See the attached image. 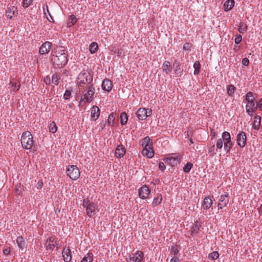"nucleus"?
Instances as JSON below:
<instances>
[{
  "label": "nucleus",
  "mask_w": 262,
  "mask_h": 262,
  "mask_svg": "<svg viewBox=\"0 0 262 262\" xmlns=\"http://www.w3.org/2000/svg\"><path fill=\"white\" fill-rule=\"evenodd\" d=\"M92 81L93 77L89 73L83 71L78 75L76 83L81 94L79 105H85L94 99L95 88Z\"/></svg>",
  "instance_id": "f257e3e1"
},
{
  "label": "nucleus",
  "mask_w": 262,
  "mask_h": 262,
  "mask_svg": "<svg viewBox=\"0 0 262 262\" xmlns=\"http://www.w3.org/2000/svg\"><path fill=\"white\" fill-rule=\"evenodd\" d=\"M51 61L55 68H62L68 62V55L64 49L52 50Z\"/></svg>",
  "instance_id": "f03ea898"
},
{
  "label": "nucleus",
  "mask_w": 262,
  "mask_h": 262,
  "mask_svg": "<svg viewBox=\"0 0 262 262\" xmlns=\"http://www.w3.org/2000/svg\"><path fill=\"white\" fill-rule=\"evenodd\" d=\"M21 144L23 148L29 150L30 151H34L35 147L33 140V135L29 131L24 132L21 137Z\"/></svg>",
  "instance_id": "7ed1b4c3"
},
{
  "label": "nucleus",
  "mask_w": 262,
  "mask_h": 262,
  "mask_svg": "<svg viewBox=\"0 0 262 262\" xmlns=\"http://www.w3.org/2000/svg\"><path fill=\"white\" fill-rule=\"evenodd\" d=\"M66 173L68 176L74 180H77L80 177V170L76 165L69 166L67 169Z\"/></svg>",
  "instance_id": "20e7f679"
},
{
  "label": "nucleus",
  "mask_w": 262,
  "mask_h": 262,
  "mask_svg": "<svg viewBox=\"0 0 262 262\" xmlns=\"http://www.w3.org/2000/svg\"><path fill=\"white\" fill-rule=\"evenodd\" d=\"M181 157L177 153L171 154L167 157L165 161L171 166H175L179 164L181 161Z\"/></svg>",
  "instance_id": "39448f33"
},
{
  "label": "nucleus",
  "mask_w": 262,
  "mask_h": 262,
  "mask_svg": "<svg viewBox=\"0 0 262 262\" xmlns=\"http://www.w3.org/2000/svg\"><path fill=\"white\" fill-rule=\"evenodd\" d=\"M82 206L85 208L86 213H94L97 209V205L90 201L88 199L83 200Z\"/></svg>",
  "instance_id": "423d86ee"
},
{
  "label": "nucleus",
  "mask_w": 262,
  "mask_h": 262,
  "mask_svg": "<svg viewBox=\"0 0 262 262\" xmlns=\"http://www.w3.org/2000/svg\"><path fill=\"white\" fill-rule=\"evenodd\" d=\"M152 114V110L151 109H146L145 108H139L137 113V118L141 120H145L148 117L150 116Z\"/></svg>",
  "instance_id": "0eeeda50"
},
{
  "label": "nucleus",
  "mask_w": 262,
  "mask_h": 262,
  "mask_svg": "<svg viewBox=\"0 0 262 262\" xmlns=\"http://www.w3.org/2000/svg\"><path fill=\"white\" fill-rule=\"evenodd\" d=\"M151 193V190L149 187L144 185L138 189V195L141 199H146L149 198Z\"/></svg>",
  "instance_id": "6e6552de"
},
{
  "label": "nucleus",
  "mask_w": 262,
  "mask_h": 262,
  "mask_svg": "<svg viewBox=\"0 0 262 262\" xmlns=\"http://www.w3.org/2000/svg\"><path fill=\"white\" fill-rule=\"evenodd\" d=\"M230 200V195L229 193L225 192L224 194H222L217 204L218 209H222L228 204Z\"/></svg>",
  "instance_id": "1a4fd4ad"
},
{
  "label": "nucleus",
  "mask_w": 262,
  "mask_h": 262,
  "mask_svg": "<svg viewBox=\"0 0 262 262\" xmlns=\"http://www.w3.org/2000/svg\"><path fill=\"white\" fill-rule=\"evenodd\" d=\"M56 237L54 236L48 237L45 243L47 250L52 251L56 246H57Z\"/></svg>",
  "instance_id": "9d476101"
},
{
  "label": "nucleus",
  "mask_w": 262,
  "mask_h": 262,
  "mask_svg": "<svg viewBox=\"0 0 262 262\" xmlns=\"http://www.w3.org/2000/svg\"><path fill=\"white\" fill-rule=\"evenodd\" d=\"M236 142L237 145L241 148H243L246 145L247 137L246 133L241 131L237 135Z\"/></svg>",
  "instance_id": "9b49d317"
},
{
  "label": "nucleus",
  "mask_w": 262,
  "mask_h": 262,
  "mask_svg": "<svg viewBox=\"0 0 262 262\" xmlns=\"http://www.w3.org/2000/svg\"><path fill=\"white\" fill-rule=\"evenodd\" d=\"M258 106L257 102L247 103L246 105V113L250 117L253 116L254 113L257 111Z\"/></svg>",
  "instance_id": "f8f14e48"
},
{
  "label": "nucleus",
  "mask_w": 262,
  "mask_h": 262,
  "mask_svg": "<svg viewBox=\"0 0 262 262\" xmlns=\"http://www.w3.org/2000/svg\"><path fill=\"white\" fill-rule=\"evenodd\" d=\"M144 254L141 251H137L136 252L129 255V259L133 262H142L144 259Z\"/></svg>",
  "instance_id": "ddd939ff"
},
{
  "label": "nucleus",
  "mask_w": 262,
  "mask_h": 262,
  "mask_svg": "<svg viewBox=\"0 0 262 262\" xmlns=\"http://www.w3.org/2000/svg\"><path fill=\"white\" fill-rule=\"evenodd\" d=\"M52 43L48 41L45 42L39 48V53L43 55L48 54L51 49Z\"/></svg>",
  "instance_id": "4468645a"
},
{
  "label": "nucleus",
  "mask_w": 262,
  "mask_h": 262,
  "mask_svg": "<svg viewBox=\"0 0 262 262\" xmlns=\"http://www.w3.org/2000/svg\"><path fill=\"white\" fill-rule=\"evenodd\" d=\"M62 256L64 262H70L72 258L71 251L69 247H64L62 251Z\"/></svg>",
  "instance_id": "2eb2a0df"
},
{
  "label": "nucleus",
  "mask_w": 262,
  "mask_h": 262,
  "mask_svg": "<svg viewBox=\"0 0 262 262\" xmlns=\"http://www.w3.org/2000/svg\"><path fill=\"white\" fill-rule=\"evenodd\" d=\"M100 114V110L99 108L96 106L94 105L91 108V117L93 121H96L99 117Z\"/></svg>",
  "instance_id": "dca6fc26"
},
{
  "label": "nucleus",
  "mask_w": 262,
  "mask_h": 262,
  "mask_svg": "<svg viewBox=\"0 0 262 262\" xmlns=\"http://www.w3.org/2000/svg\"><path fill=\"white\" fill-rule=\"evenodd\" d=\"M125 152L126 149L124 146L122 144H120L117 146L115 151V156L117 158H121L124 156Z\"/></svg>",
  "instance_id": "f3484780"
},
{
  "label": "nucleus",
  "mask_w": 262,
  "mask_h": 262,
  "mask_svg": "<svg viewBox=\"0 0 262 262\" xmlns=\"http://www.w3.org/2000/svg\"><path fill=\"white\" fill-rule=\"evenodd\" d=\"M101 87L104 91L110 92L111 91L113 87L112 81L107 78L104 79L103 80Z\"/></svg>",
  "instance_id": "a211bd4d"
},
{
  "label": "nucleus",
  "mask_w": 262,
  "mask_h": 262,
  "mask_svg": "<svg viewBox=\"0 0 262 262\" xmlns=\"http://www.w3.org/2000/svg\"><path fill=\"white\" fill-rule=\"evenodd\" d=\"M261 117L259 115H256L253 117V120L252 121V128L258 130L260 126Z\"/></svg>",
  "instance_id": "6ab92c4d"
},
{
  "label": "nucleus",
  "mask_w": 262,
  "mask_h": 262,
  "mask_svg": "<svg viewBox=\"0 0 262 262\" xmlns=\"http://www.w3.org/2000/svg\"><path fill=\"white\" fill-rule=\"evenodd\" d=\"M142 154L144 156L148 158H151L154 156V151L152 146L149 147V148L148 147L143 148Z\"/></svg>",
  "instance_id": "aec40b11"
},
{
  "label": "nucleus",
  "mask_w": 262,
  "mask_h": 262,
  "mask_svg": "<svg viewBox=\"0 0 262 262\" xmlns=\"http://www.w3.org/2000/svg\"><path fill=\"white\" fill-rule=\"evenodd\" d=\"M201 226V223L198 221H196L195 222V224H194L190 230V235L191 236H194L196 234H197L199 232V231L200 230V227Z\"/></svg>",
  "instance_id": "412c9836"
},
{
  "label": "nucleus",
  "mask_w": 262,
  "mask_h": 262,
  "mask_svg": "<svg viewBox=\"0 0 262 262\" xmlns=\"http://www.w3.org/2000/svg\"><path fill=\"white\" fill-rule=\"evenodd\" d=\"M140 144L142 146L143 148L152 146V142H150V139L148 136L145 137L142 140L140 141Z\"/></svg>",
  "instance_id": "4be33fe9"
},
{
  "label": "nucleus",
  "mask_w": 262,
  "mask_h": 262,
  "mask_svg": "<svg viewBox=\"0 0 262 262\" xmlns=\"http://www.w3.org/2000/svg\"><path fill=\"white\" fill-rule=\"evenodd\" d=\"M213 198V196H206L204 198L203 204V207L205 209H208L209 208H210L213 203V201L212 199Z\"/></svg>",
  "instance_id": "5701e85b"
},
{
  "label": "nucleus",
  "mask_w": 262,
  "mask_h": 262,
  "mask_svg": "<svg viewBox=\"0 0 262 262\" xmlns=\"http://www.w3.org/2000/svg\"><path fill=\"white\" fill-rule=\"evenodd\" d=\"M16 243L19 250L23 251L26 248V241L22 236H18L16 239Z\"/></svg>",
  "instance_id": "b1692460"
},
{
  "label": "nucleus",
  "mask_w": 262,
  "mask_h": 262,
  "mask_svg": "<svg viewBox=\"0 0 262 262\" xmlns=\"http://www.w3.org/2000/svg\"><path fill=\"white\" fill-rule=\"evenodd\" d=\"M16 11H17V8H16L15 7H8L6 10V16L11 19L13 17Z\"/></svg>",
  "instance_id": "393cba45"
},
{
  "label": "nucleus",
  "mask_w": 262,
  "mask_h": 262,
  "mask_svg": "<svg viewBox=\"0 0 262 262\" xmlns=\"http://www.w3.org/2000/svg\"><path fill=\"white\" fill-rule=\"evenodd\" d=\"M234 0H227L224 5V10L225 11H228L231 10L234 6Z\"/></svg>",
  "instance_id": "a878e982"
},
{
  "label": "nucleus",
  "mask_w": 262,
  "mask_h": 262,
  "mask_svg": "<svg viewBox=\"0 0 262 262\" xmlns=\"http://www.w3.org/2000/svg\"><path fill=\"white\" fill-rule=\"evenodd\" d=\"M255 94L252 92H248L246 95V100L247 103L255 102V98L254 97Z\"/></svg>",
  "instance_id": "bb28decb"
},
{
  "label": "nucleus",
  "mask_w": 262,
  "mask_h": 262,
  "mask_svg": "<svg viewBox=\"0 0 262 262\" xmlns=\"http://www.w3.org/2000/svg\"><path fill=\"white\" fill-rule=\"evenodd\" d=\"M163 71L166 74H168L172 71V67L169 61H165L163 64Z\"/></svg>",
  "instance_id": "cd10ccee"
},
{
  "label": "nucleus",
  "mask_w": 262,
  "mask_h": 262,
  "mask_svg": "<svg viewBox=\"0 0 262 262\" xmlns=\"http://www.w3.org/2000/svg\"><path fill=\"white\" fill-rule=\"evenodd\" d=\"M222 140L224 141V143H231L230 134L228 132H224L222 134Z\"/></svg>",
  "instance_id": "c85d7f7f"
},
{
  "label": "nucleus",
  "mask_w": 262,
  "mask_h": 262,
  "mask_svg": "<svg viewBox=\"0 0 262 262\" xmlns=\"http://www.w3.org/2000/svg\"><path fill=\"white\" fill-rule=\"evenodd\" d=\"M77 22V18L76 16L72 14L69 16L68 21L67 22V26L68 27H71L74 25Z\"/></svg>",
  "instance_id": "c756f323"
},
{
  "label": "nucleus",
  "mask_w": 262,
  "mask_h": 262,
  "mask_svg": "<svg viewBox=\"0 0 262 262\" xmlns=\"http://www.w3.org/2000/svg\"><path fill=\"white\" fill-rule=\"evenodd\" d=\"M162 200V196L160 193H157L156 196L154 198L152 204L154 206H156L161 203Z\"/></svg>",
  "instance_id": "7c9ffc66"
},
{
  "label": "nucleus",
  "mask_w": 262,
  "mask_h": 262,
  "mask_svg": "<svg viewBox=\"0 0 262 262\" xmlns=\"http://www.w3.org/2000/svg\"><path fill=\"white\" fill-rule=\"evenodd\" d=\"M236 90V88L233 84H229L227 87L228 95L230 97H233Z\"/></svg>",
  "instance_id": "2f4dec72"
},
{
  "label": "nucleus",
  "mask_w": 262,
  "mask_h": 262,
  "mask_svg": "<svg viewBox=\"0 0 262 262\" xmlns=\"http://www.w3.org/2000/svg\"><path fill=\"white\" fill-rule=\"evenodd\" d=\"M9 85H10L11 87L13 88V91L15 92L18 91L20 88V84L19 82H13V81L10 80Z\"/></svg>",
  "instance_id": "473e14b6"
},
{
  "label": "nucleus",
  "mask_w": 262,
  "mask_h": 262,
  "mask_svg": "<svg viewBox=\"0 0 262 262\" xmlns=\"http://www.w3.org/2000/svg\"><path fill=\"white\" fill-rule=\"evenodd\" d=\"M193 68L194 69L193 74L195 75H198L200 73L201 68V64L199 61H196L193 64Z\"/></svg>",
  "instance_id": "72a5a7b5"
},
{
  "label": "nucleus",
  "mask_w": 262,
  "mask_h": 262,
  "mask_svg": "<svg viewBox=\"0 0 262 262\" xmlns=\"http://www.w3.org/2000/svg\"><path fill=\"white\" fill-rule=\"evenodd\" d=\"M98 49V46L97 43L96 42H92L89 47L90 52L92 54H94L96 53Z\"/></svg>",
  "instance_id": "f704fd0d"
},
{
  "label": "nucleus",
  "mask_w": 262,
  "mask_h": 262,
  "mask_svg": "<svg viewBox=\"0 0 262 262\" xmlns=\"http://www.w3.org/2000/svg\"><path fill=\"white\" fill-rule=\"evenodd\" d=\"M93 254L92 253H87L81 260V262H92Z\"/></svg>",
  "instance_id": "c9c22d12"
},
{
  "label": "nucleus",
  "mask_w": 262,
  "mask_h": 262,
  "mask_svg": "<svg viewBox=\"0 0 262 262\" xmlns=\"http://www.w3.org/2000/svg\"><path fill=\"white\" fill-rule=\"evenodd\" d=\"M247 28H248V26L245 23H244L243 22H241L239 25L238 31L241 33L243 34L247 31Z\"/></svg>",
  "instance_id": "e433bc0d"
},
{
  "label": "nucleus",
  "mask_w": 262,
  "mask_h": 262,
  "mask_svg": "<svg viewBox=\"0 0 262 262\" xmlns=\"http://www.w3.org/2000/svg\"><path fill=\"white\" fill-rule=\"evenodd\" d=\"M60 79V76L56 73L53 74L52 76V83L55 85H58L59 84V81Z\"/></svg>",
  "instance_id": "4c0bfd02"
},
{
  "label": "nucleus",
  "mask_w": 262,
  "mask_h": 262,
  "mask_svg": "<svg viewBox=\"0 0 262 262\" xmlns=\"http://www.w3.org/2000/svg\"><path fill=\"white\" fill-rule=\"evenodd\" d=\"M128 120V116L125 112L121 113L120 115V123L121 125H125Z\"/></svg>",
  "instance_id": "58836bf2"
},
{
  "label": "nucleus",
  "mask_w": 262,
  "mask_h": 262,
  "mask_svg": "<svg viewBox=\"0 0 262 262\" xmlns=\"http://www.w3.org/2000/svg\"><path fill=\"white\" fill-rule=\"evenodd\" d=\"M115 118V115L113 113L109 115L108 117L107 124L109 126H112L114 124V119Z\"/></svg>",
  "instance_id": "ea45409f"
},
{
  "label": "nucleus",
  "mask_w": 262,
  "mask_h": 262,
  "mask_svg": "<svg viewBox=\"0 0 262 262\" xmlns=\"http://www.w3.org/2000/svg\"><path fill=\"white\" fill-rule=\"evenodd\" d=\"M219 253L217 251H213L208 255V258L212 260H214L217 259L219 257Z\"/></svg>",
  "instance_id": "a19ab883"
},
{
  "label": "nucleus",
  "mask_w": 262,
  "mask_h": 262,
  "mask_svg": "<svg viewBox=\"0 0 262 262\" xmlns=\"http://www.w3.org/2000/svg\"><path fill=\"white\" fill-rule=\"evenodd\" d=\"M49 131L52 133H55L56 132L57 127L56 123L54 122H52L50 123L49 126Z\"/></svg>",
  "instance_id": "79ce46f5"
},
{
  "label": "nucleus",
  "mask_w": 262,
  "mask_h": 262,
  "mask_svg": "<svg viewBox=\"0 0 262 262\" xmlns=\"http://www.w3.org/2000/svg\"><path fill=\"white\" fill-rule=\"evenodd\" d=\"M193 166L192 163L188 162L183 167V171L184 172L188 173L190 171Z\"/></svg>",
  "instance_id": "37998d69"
},
{
  "label": "nucleus",
  "mask_w": 262,
  "mask_h": 262,
  "mask_svg": "<svg viewBox=\"0 0 262 262\" xmlns=\"http://www.w3.org/2000/svg\"><path fill=\"white\" fill-rule=\"evenodd\" d=\"M179 252V250L177 245H173L170 249V254L173 255H177Z\"/></svg>",
  "instance_id": "c03bdc74"
},
{
  "label": "nucleus",
  "mask_w": 262,
  "mask_h": 262,
  "mask_svg": "<svg viewBox=\"0 0 262 262\" xmlns=\"http://www.w3.org/2000/svg\"><path fill=\"white\" fill-rule=\"evenodd\" d=\"M71 97V91L69 90H66L64 95H63V98L67 100H69Z\"/></svg>",
  "instance_id": "a18cd8bd"
},
{
  "label": "nucleus",
  "mask_w": 262,
  "mask_h": 262,
  "mask_svg": "<svg viewBox=\"0 0 262 262\" xmlns=\"http://www.w3.org/2000/svg\"><path fill=\"white\" fill-rule=\"evenodd\" d=\"M192 46V43L190 42H186L183 46V49L186 51H190Z\"/></svg>",
  "instance_id": "49530a36"
},
{
  "label": "nucleus",
  "mask_w": 262,
  "mask_h": 262,
  "mask_svg": "<svg viewBox=\"0 0 262 262\" xmlns=\"http://www.w3.org/2000/svg\"><path fill=\"white\" fill-rule=\"evenodd\" d=\"M233 146L232 143H224V149L227 152H229L232 148Z\"/></svg>",
  "instance_id": "de8ad7c7"
},
{
  "label": "nucleus",
  "mask_w": 262,
  "mask_h": 262,
  "mask_svg": "<svg viewBox=\"0 0 262 262\" xmlns=\"http://www.w3.org/2000/svg\"><path fill=\"white\" fill-rule=\"evenodd\" d=\"M242 40V35H240V34H237L235 35V39H234L235 43L236 44H238V43H239L241 42Z\"/></svg>",
  "instance_id": "09e8293b"
},
{
  "label": "nucleus",
  "mask_w": 262,
  "mask_h": 262,
  "mask_svg": "<svg viewBox=\"0 0 262 262\" xmlns=\"http://www.w3.org/2000/svg\"><path fill=\"white\" fill-rule=\"evenodd\" d=\"M32 0H23V5L24 8H28L32 3Z\"/></svg>",
  "instance_id": "8fccbe9b"
},
{
  "label": "nucleus",
  "mask_w": 262,
  "mask_h": 262,
  "mask_svg": "<svg viewBox=\"0 0 262 262\" xmlns=\"http://www.w3.org/2000/svg\"><path fill=\"white\" fill-rule=\"evenodd\" d=\"M223 140L222 138L219 139L216 141V147L218 149H222L223 147Z\"/></svg>",
  "instance_id": "3c124183"
},
{
  "label": "nucleus",
  "mask_w": 262,
  "mask_h": 262,
  "mask_svg": "<svg viewBox=\"0 0 262 262\" xmlns=\"http://www.w3.org/2000/svg\"><path fill=\"white\" fill-rule=\"evenodd\" d=\"M208 152L210 154V156H213L216 154L214 145H212L211 147L209 148Z\"/></svg>",
  "instance_id": "603ef678"
},
{
  "label": "nucleus",
  "mask_w": 262,
  "mask_h": 262,
  "mask_svg": "<svg viewBox=\"0 0 262 262\" xmlns=\"http://www.w3.org/2000/svg\"><path fill=\"white\" fill-rule=\"evenodd\" d=\"M43 81L44 82L47 84V85H50L51 84V78L48 75V76H47L45 78H44V80H43Z\"/></svg>",
  "instance_id": "864d4df0"
},
{
  "label": "nucleus",
  "mask_w": 262,
  "mask_h": 262,
  "mask_svg": "<svg viewBox=\"0 0 262 262\" xmlns=\"http://www.w3.org/2000/svg\"><path fill=\"white\" fill-rule=\"evenodd\" d=\"M159 169L163 171H164L165 168H166L165 164L162 162H159Z\"/></svg>",
  "instance_id": "5fc2aeb1"
},
{
  "label": "nucleus",
  "mask_w": 262,
  "mask_h": 262,
  "mask_svg": "<svg viewBox=\"0 0 262 262\" xmlns=\"http://www.w3.org/2000/svg\"><path fill=\"white\" fill-rule=\"evenodd\" d=\"M257 104L258 106V108H259L260 111H262V98L260 99L257 102Z\"/></svg>",
  "instance_id": "6e6d98bb"
},
{
  "label": "nucleus",
  "mask_w": 262,
  "mask_h": 262,
  "mask_svg": "<svg viewBox=\"0 0 262 262\" xmlns=\"http://www.w3.org/2000/svg\"><path fill=\"white\" fill-rule=\"evenodd\" d=\"M249 60L248 58H244L243 59L242 63L243 65L245 66H247L249 64Z\"/></svg>",
  "instance_id": "4d7b16f0"
},
{
  "label": "nucleus",
  "mask_w": 262,
  "mask_h": 262,
  "mask_svg": "<svg viewBox=\"0 0 262 262\" xmlns=\"http://www.w3.org/2000/svg\"><path fill=\"white\" fill-rule=\"evenodd\" d=\"M45 7H46V8L47 12H48L49 13V15H50V13L49 12V7H48V6L47 5V4H45L43 6V7L44 14L46 15V12L45 11Z\"/></svg>",
  "instance_id": "13d9d810"
},
{
  "label": "nucleus",
  "mask_w": 262,
  "mask_h": 262,
  "mask_svg": "<svg viewBox=\"0 0 262 262\" xmlns=\"http://www.w3.org/2000/svg\"><path fill=\"white\" fill-rule=\"evenodd\" d=\"M123 54V50L122 49H117V54L118 56H122Z\"/></svg>",
  "instance_id": "bf43d9fd"
},
{
  "label": "nucleus",
  "mask_w": 262,
  "mask_h": 262,
  "mask_svg": "<svg viewBox=\"0 0 262 262\" xmlns=\"http://www.w3.org/2000/svg\"><path fill=\"white\" fill-rule=\"evenodd\" d=\"M210 135L214 138L216 136V133L213 129L210 128Z\"/></svg>",
  "instance_id": "052dcab7"
},
{
  "label": "nucleus",
  "mask_w": 262,
  "mask_h": 262,
  "mask_svg": "<svg viewBox=\"0 0 262 262\" xmlns=\"http://www.w3.org/2000/svg\"><path fill=\"white\" fill-rule=\"evenodd\" d=\"M4 253L5 254V255H8L9 254L10 252V249H5L4 250Z\"/></svg>",
  "instance_id": "680f3d73"
},
{
  "label": "nucleus",
  "mask_w": 262,
  "mask_h": 262,
  "mask_svg": "<svg viewBox=\"0 0 262 262\" xmlns=\"http://www.w3.org/2000/svg\"><path fill=\"white\" fill-rule=\"evenodd\" d=\"M37 185H38L37 188L40 189L43 186V183L42 181H39L37 183Z\"/></svg>",
  "instance_id": "e2e57ef3"
},
{
  "label": "nucleus",
  "mask_w": 262,
  "mask_h": 262,
  "mask_svg": "<svg viewBox=\"0 0 262 262\" xmlns=\"http://www.w3.org/2000/svg\"><path fill=\"white\" fill-rule=\"evenodd\" d=\"M178 261V258L176 256H174L172 257V258L170 259V262H177Z\"/></svg>",
  "instance_id": "0e129e2a"
},
{
  "label": "nucleus",
  "mask_w": 262,
  "mask_h": 262,
  "mask_svg": "<svg viewBox=\"0 0 262 262\" xmlns=\"http://www.w3.org/2000/svg\"><path fill=\"white\" fill-rule=\"evenodd\" d=\"M258 212L260 213V212H262V204L260 206V207L258 208Z\"/></svg>",
  "instance_id": "69168bd1"
},
{
  "label": "nucleus",
  "mask_w": 262,
  "mask_h": 262,
  "mask_svg": "<svg viewBox=\"0 0 262 262\" xmlns=\"http://www.w3.org/2000/svg\"><path fill=\"white\" fill-rule=\"evenodd\" d=\"M50 19H51V20L49 19V20L50 21H51V22L53 21H54L53 18V17L51 16V14H50Z\"/></svg>",
  "instance_id": "338daca9"
},
{
  "label": "nucleus",
  "mask_w": 262,
  "mask_h": 262,
  "mask_svg": "<svg viewBox=\"0 0 262 262\" xmlns=\"http://www.w3.org/2000/svg\"><path fill=\"white\" fill-rule=\"evenodd\" d=\"M189 141H190V145L194 143L192 139H190Z\"/></svg>",
  "instance_id": "774afa93"
}]
</instances>
